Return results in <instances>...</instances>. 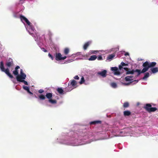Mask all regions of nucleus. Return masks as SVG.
I'll return each mask as SVG.
<instances>
[{"mask_svg":"<svg viewBox=\"0 0 158 158\" xmlns=\"http://www.w3.org/2000/svg\"><path fill=\"white\" fill-rule=\"evenodd\" d=\"M85 81V79L83 77H82L81 78V80L79 82V83L80 84H83Z\"/></svg>","mask_w":158,"mask_h":158,"instance_id":"c756f323","label":"nucleus"},{"mask_svg":"<svg viewBox=\"0 0 158 158\" xmlns=\"http://www.w3.org/2000/svg\"><path fill=\"white\" fill-rule=\"evenodd\" d=\"M129 77V78L131 79V78H132L133 77V76H128Z\"/></svg>","mask_w":158,"mask_h":158,"instance_id":"de8ad7c7","label":"nucleus"},{"mask_svg":"<svg viewBox=\"0 0 158 158\" xmlns=\"http://www.w3.org/2000/svg\"><path fill=\"white\" fill-rule=\"evenodd\" d=\"M129 53L128 52H126L125 54V55L126 56L129 55Z\"/></svg>","mask_w":158,"mask_h":158,"instance_id":"49530a36","label":"nucleus"},{"mask_svg":"<svg viewBox=\"0 0 158 158\" xmlns=\"http://www.w3.org/2000/svg\"><path fill=\"white\" fill-rule=\"evenodd\" d=\"M138 80H137V82H138Z\"/></svg>","mask_w":158,"mask_h":158,"instance_id":"3c124183","label":"nucleus"},{"mask_svg":"<svg viewBox=\"0 0 158 158\" xmlns=\"http://www.w3.org/2000/svg\"><path fill=\"white\" fill-rule=\"evenodd\" d=\"M107 71L106 70H104L103 71L100 72H98V74L102 76L103 77H105L106 76V73Z\"/></svg>","mask_w":158,"mask_h":158,"instance_id":"ddd939ff","label":"nucleus"},{"mask_svg":"<svg viewBox=\"0 0 158 158\" xmlns=\"http://www.w3.org/2000/svg\"><path fill=\"white\" fill-rule=\"evenodd\" d=\"M98 52V51H93V50H91V51H90V53L91 54H96V52Z\"/></svg>","mask_w":158,"mask_h":158,"instance_id":"473e14b6","label":"nucleus"},{"mask_svg":"<svg viewBox=\"0 0 158 158\" xmlns=\"http://www.w3.org/2000/svg\"><path fill=\"white\" fill-rule=\"evenodd\" d=\"M112 71L114 72V74L115 75H119L120 74V72L119 71L117 67H113L111 68Z\"/></svg>","mask_w":158,"mask_h":158,"instance_id":"0eeeda50","label":"nucleus"},{"mask_svg":"<svg viewBox=\"0 0 158 158\" xmlns=\"http://www.w3.org/2000/svg\"><path fill=\"white\" fill-rule=\"evenodd\" d=\"M57 90L58 92L60 94H63L64 92L62 88H58L57 89Z\"/></svg>","mask_w":158,"mask_h":158,"instance_id":"412c9836","label":"nucleus"},{"mask_svg":"<svg viewBox=\"0 0 158 158\" xmlns=\"http://www.w3.org/2000/svg\"><path fill=\"white\" fill-rule=\"evenodd\" d=\"M125 79L126 81H130L133 80L132 79H130L128 76L126 77Z\"/></svg>","mask_w":158,"mask_h":158,"instance_id":"c85d7f7f","label":"nucleus"},{"mask_svg":"<svg viewBox=\"0 0 158 158\" xmlns=\"http://www.w3.org/2000/svg\"><path fill=\"white\" fill-rule=\"evenodd\" d=\"M115 56V55L114 54H111L108 55L107 57V60H111Z\"/></svg>","mask_w":158,"mask_h":158,"instance_id":"6ab92c4d","label":"nucleus"},{"mask_svg":"<svg viewBox=\"0 0 158 158\" xmlns=\"http://www.w3.org/2000/svg\"><path fill=\"white\" fill-rule=\"evenodd\" d=\"M25 22L27 23V24L29 25L31 29L32 30L34 31L35 29L34 27L31 24V23L29 21V20L27 19L25 21Z\"/></svg>","mask_w":158,"mask_h":158,"instance_id":"9b49d317","label":"nucleus"},{"mask_svg":"<svg viewBox=\"0 0 158 158\" xmlns=\"http://www.w3.org/2000/svg\"><path fill=\"white\" fill-rule=\"evenodd\" d=\"M25 22L27 23V24L29 25L31 29L32 30L34 31L35 29L34 27L31 24V23L29 21V20L27 19L25 21Z\"/></svg>","mask_w":158,"mask_h":158,"instance_id":"f8f14e48","label":"nucleus"},{"mask_svg":"<svg viewBox=\"0 0 158 158\" xmlns=\"http://www.w3.org/2000/svg\"><path fill=\"white\" fill-rule=\"evenodd\" d=\"M48 56H49V57H50L51 59L53 60L54 59V57H53V56L51 55L50 53H49L48 54Z\"/></svg>","mask_w":158,"mask_h":158,"instance_id":"c9c22d12","label":"nucleus"},{"mask_svg":"<svg viewBox=\"0 0 158 158\" xmlns=\"http://www.w3.org/2000/svg\"><path fill=\"white\" fill-rule=\"evenodd\" d=\"M27 92L31 95H33V93L30 91L29 89L27 90Z\"/></svg>","mask_w":158,"mask_h":158,"instance_id":"4c0bfd02","label":"nucleus"},{"mask_svg":"<svg viewBox=\"0 0 158 158\" xmlns=\"http://www.w3.org/2000/svg\"><path fill=\"white\" fill-rule=\"evenodd\" d=\"M91 42H92L91 41H89L85 43L83 46V49L84 50H86L89 47V46L91 44Z\"/></svg>","mask_w":158,"mask_h":158,"instance_id":"1a4fd4ad","label":"nucleus"},{"mask_svg":"<svg viewBox=\"0 0 158 158\" xmlns=\"http://www.w3.org/2000/svg\"><path fill=\"white\" fill-rule=\"evenodd\" d=\"M13 74L17 76L18 75H19V72L18 70H15H15L13 71Z\"/></svg>","mask_w":158,"mask_h":158,"instance_id":"cd10ccee","label":"nucleus"},{"mask_svg":"<svg viewBox=\"0 0 158 158\" xmlns=\"http://www.w3.org/2000/svg\"><path fill=\"white\" fill-rule=\"evenodd\" d=\"M0 69L2 72H5L10 78H13V76L10 73L9 69L8 68H7L6 69H5L4 64L2 61L0 63Z\"/></svg>","mask_w":158,"mask_h":158,"instance_id":"f03ea898","label":"nucleus"},{"mask_svg":"<svg viewBox=\"0 0 158 158\" xmlns=\"http://www.w3.org/2000/svg\"><path fill=\"white\" fill-rule=\"evenodd\" d=\"M97 58L96 55H94L91 56L88 59V60L89 61H93L95 60Z\"/></svg>","mask_w":158,"mask_h":158,"instance_id":"2eb2a0df","label":"nucleus"},{"mask_svg":"<svg viewBox=\"0 0 158 158\" xmlns=\"http://www.w3.org/2000/svg\"><path fill=\"white\" fill-rule=\"evenodd\" d=\"M121 64L123 66H128V64H125L124 62H122L121 63Z\"/></svg>","mask_w":158,"mask_h":158,"instance_id":"f704fd0d","label":"nucleus"},{"mask_svg":"<svg viewBox=\"0 0 158 158\" xmlns=\"http://www.w3.org/2000/svg\"><path fill=\"white\" fill-rule=\"evenodd\" d=\"M156 64V62H150L146 61L142 65V66L144 67V68L142 69L141 71L140 70L138 69H136L135 70V72H137L138 73L137 77L141 73H143L147 71L150 68L155 66Z\"/></svg>","mask_w":158,"mask_h":158,"instance_id":"f257e3e1","label":"nucleus"},{"mask_svg":"<svg viewBox=\"0 0 158 158\" xmlns=\"http://www.w3.org/2000/svg\"><path fill=\"white\" fill-rule=\"evenodd\" d=\"M131 112L129 110H126L123 112V115L125 117L129 116L131 114Z\"/></svg>","mask_w":158,"mask_h":158,"instance_id":"4468645a","label":"nucleus"},{"mask_svg":"<svg viewBox=\"0 0 158 158\" xmlns=\"http://www.w3.org/2000/svg\"><path fill=\"white\" fill-rule=\"evenodd\" d=\"M20 18L21 19V21L23 22H24V21L25 22V21L27 19L24 16H23L22 15H20Z\"/></svg>","mask_w":158,"mask_h":158,"instance_id":"aec40b11","label":"nucleus"},{"mask_svg":"<svg viewBox=\"0 0 158 158\" xmlns=\"http://www.w3.org/2000/svg\"><path fill=\"white\" fill-rule=\"evenodd\" d=\"M66 58L67 56H66L62 57V55L60 53H56L55 54V59L57 61L64 60L66 59Z\"/></svg>","mask_w":158,"mask_h":158,"instance_id":"20e7f679","label":"nucleus"},{"mask_svg":"<svg viewBox=\"0 0 158 158\" xmlns=\"http://www.w3.org/2000/svg\"><path fill=\"white\" fill-rule=\"evenodd\" d=\"M23 88L26 91L28 89H29L28 86H26L25 85H23Z\"/></svg>","mask_w":158,"mask_h":158,"instance_id":"2f4dec72","label":"nucleus"},{"mask_svg":"<svg viewBox=\"0 0 158 158\" xmlns=\"http://www.w3.org/2000/svg\"><path fill=\"white\" fill-rule=\"evenodd\" d=\"M41 49L43 51H44L45 52H47L48 51L47 50L45 49L44 48H41Z\"/></svg>","mask_w":158,"mask_h":158,"instance_id":"79ce46f5","label":"nucleus"},{"mask_svg":"<svg viewBox=\"0 0 158 158\" xmlns=\"http://www.w3.org/2000/svg\"><path fill=\"white\" fill-rule=\"evenodd\" d=\"M20 68V67L19 66H17L16 67L15 69V70H18V69Z\"/></svg>","mask_w":158,"mask_h":158,"instance_id":"c03bdc74","label":"nucleus"},{"mask_svg":"<svg viewBox=\"0 0 158 158\" xmlns=\"http://www.w3.org/2000/svg\"><path fill=\"white\" fill-rule=\"evenodd\" d=\"M74 78L76 80H79V77L77 75H76L74 77Z\"/></svg>","mask_w":158,"mask_h":158,"instance_id":"58836bf2","label":"nucleus"},{"mask_svg":"<svg viewBox=\"0 0 158 158\" xmlns=\"http://www.w3.org/2000/svg\"><path fill=\"white\" fill-rule=\"evenodd\" d=\"M20 75H22V76H26V75L23 73L22 69H21L20 72Z\"/></svg>","mask_w":158,"mask_h":158,"instance_id":"7c9ffc66","label":"nucleus"},{"mask_svg":"<svg viewBox=\"0 0 158 158\" xmlns=\"http://www.w3.org/2000/svg\"><path fill=\"white\" fill-rule=\"evenodd\" d=\"M149 73L148 72H147V73H146L145 74L144 76L143 77V79L144 80V79H146V78L148 77H149Z\"/></svg>","mask_w":158,"mask_h":158,"instance_id":"393cba45","label":"nucleus"},{"mask_svg":"<svg viewBox=\"0 0 158 158\" xmlns=\"http://www.w3.org/2000/svg\"><path fill=\"white\" fill-rule=\"evenodd\" d=\"M110 85L111 87L113 88H116L117 87V85L116 83L115 82L111 83Z\"/></svg>","mask_w":158,"mask_h":158,"instance_id":"a878e982","label":"nucleus"},{"mask_svg":"<svg viewBox=\"0 0 158 158\" xmlns=\"http://www.w3.org/2000/svg\"><path fill=\"white\" fill-rule=\"evenodd\" d=\"M20 82L23 83L25 85H28L27 82L24 80H23L22 81H21Z\"/></svg>","mask_w":158,"mask_h":158,"instance_id":"72a5a7b5","label":"nucleus"},{"mask_svg":"<svg viewBox=\"0 0 158 158\" xmlns=\"http://www.w3.org/2000/svg\"><path fill=\"white\" fill-rule=\"evenodd\" d=\"M151 67L150 70L153 73H156L158 72V68L157 67Z\"/></svg>","mask_w":158,"mask_h":158,"instance_id":"9d476101","label":"nucleus"},{"mask_svg":"<svg viewBox=\"0 0 158 158\" xmlns=\"http://www.w3.org/2000/svg\"><path fill=\"white\" fill-rule=\"evenodd\" d=\"M14 64L13 61L12 59L9 58L7 61L6 62L5 65L8 67L12 66Z\"/></svg>","mask_w":158,"mask_h":158,"instance_id":"39448f33","label":"nucleus"},{"mask_svg":"<svg viewBox=\"0 0 158 158\" xmlns=\"http://www.w3.org/2000/svg\"><path fill=\"white\" fill-rule=\"evenodd\" d=\"M131 82H129V83H124L123 84L124 85H129L131 83Z\"/></svg>","mask_w":158,"mask_h":158,"instance_id":"a19ab883","label":"nucleus"},{"mask_svg":"<svg viewBox=\"0 0 158 158\" xmlns=\"http://www.w3.org/2000/svg\"><path fill=\"white\" fill-rule=\"evenodd\" d=\"M102 56L101 55L99 56L98 57V60H102Z\"/></svg>","mask_w":158,"mask_h":158,"instance_id":"e433bc0d","label":"nucleus"},{"mask_svg":"<svg viewBox=\"0 0 158 158\" xmlns=\"http://www.w3.org/2000/svg\"><path fill=\"white\" fill-rule=\"evenodd\" d=\"M44 92V90L42 89H40L38 91L39 93L40 94L42 93H43Z\"/></svg>","mask_w":158,"mask_h":158,"instance_id":"ea45409f","label":"nucleus"},{"mask_svg":"<svg viewBox=\"0 0 158 158\" xmlns=\"http://www.w3.org/2000/svg\"><path fill=\"white\" fill-rule=\"evenodd\" d=\"M77 81L75 80H71L69 81L68 84V86H71L73 88H75L77 87Z\"/></svg>","mask_w":158,"mask_h":158,"instance_id":"423d86ee","label":"nucleus"},{"mask_svg":"<svg viewBox=\"0 0 158 158\" xmlns=\"http://www.w3.org/2000/svg\"><path fill=\"white\" fill-rule=\"evenodd\" d=\"M101 123V122L100 121H95L90 122V124L91 125H92Z\"/></svg>","mask_w":158,"mask_h":158,"instance_id":"a211bd4d","label":"nucleus"},{"mask_svg":"<svg viewBox=\"0 0 158 158\" xmlns=\"http://www.w3.org/2000/svg\"><path fill=\"white\" fill-rule=\"evenodd\" d=\"M46 97L49 100L52 99V94L51 93H48L46 94Z\"/></svg>","mask_w":158,"mask_h":158,"instance_id":"dca6fc26","label":"nucleus"},{"mask_svg":"<svg viewBox=\"0 0 158 158\" xmlns=\"http://www.w3.org/2000/svg\"><path fill=\"white\" fill-rule=\"evenodd\" d=\"M30 34L31 35H33V34H32V33H30Z\"/></svg>","mask_w":158,"mask_h":158,"instance_id":"09e8293b","label":"nucleus"},{"mask_svg":"<svg viewBox=\"0 0 158 158\" xmlns=\"http://www.w3.org/2000/svg\"><path fill=\"white\" fill-rule=\"evenodd\" d=\"M19 0V1H22V0Z\"/></svg>","mask_w":158,"mask_h":158,"instance_id":"8fccbe9b","label":"nucleus"},{"mask_svg":"<svg viewBox=\"0 0 158 158\" xmlns=\"http://www.w3.org/2000/svg\"><path fill=\"white\" fill-rule=\"evenodd\" d=\"M129 103L128 102H124L123 104V107L126 108L129 107Z\"/></svg>","mask_w":158,"mask_h":158,"instance_id":"5701e85b","label":"nucleus"},{"mask_svg":"<svg viewBox=\"0 0 158 158\" xmlns=\"http://www.w3.org/2000/svg\"><path fill=\"white\" fill-rule=\"evenodd\" d=\"M48 102L52 104H56L57 101L55 100H52V99L48 100Z\"/></svg>","mask_w":158,"mask_h":158,"instance_id":"b1692460","label":"nucleus"},{"mask_svg":"<svg viewBox=\"0 0 158 158\" xmlns=\"http://www.w3.org/2000/svg\"><path fill=\"white\" fill-rule=\"evenodd\" d=\"M118 68L119 69L121 70L123 68L121 64L120 65L118 66Z\"/></svg>","mask_w":158,"mask_h":158,"instance_id":"37998d69","label":"nucleus"},{"mask_svg":"<svg viewBox=\"0 0 158 158\" xmlns=\"http://www.w3.org/2000/svg\"><path fill=\"white\" fill-rule=\"evenodd\" d=\"M39 98L41 100H44L45 99V97L44 95L43 94H41L39 96Z\"/></svg>","mask_w":158,"mask_h":158,"instance_id":"bb28decb","label":"nucleus"},{"mask_svg":"<svg viewBox=\"0 0 158 158\" xmlns=\"http://www.w3.org/2000/svg\"><path fill=\"white\" fill-rule=\"evenodd\" d=\"M152 105L149 103L146 104L143 108L148 112L150 113L156 111L157 110V108L156 107H152Z\"/></svg>","mask_w":158,"mask_h":158,"instance_id":"7ed1b4c3","label":"nucleus"},{"mask_svg":"<svg viewBox=\"0 0 158 158\" xmlns=\"http://www.w3.org/2000/svg\"><path fill=\"white\" fill-rule=\"evenodd\" d=\"M69 52V49L68 48H66L64 49V53L65 55H67Z\"/></svg>","mask_w":158,"mask_h":158,"instance_id":"f3484780","label":"nucleus"},{"mask_svg":"<svg viewBox=\"0 0 158 158\" xmlns=\"http://www.w3.org/2000/svg\"><path fill=\"white\" fill-rule=\"evenodd\" d=\"M26 77V76L18 75L17 76L16 78L17 81L20 82L23 80L25 79Z\"/></svg>","mask_w":158,"mask_h":158,"instance_id":"6e6552de","label":"nucleus"},{"mask_svg":"<svg viewBox=\"0 0 158 158\" xmlns=\"http://www.w3.org/2000/svg\"><path fill=\"white\" fill-rule=\"evenodd\" d=\"M135 72V71L134 70H132L131 71H129V70L127 71L126 73V74H133Z\"/></svg>","mask_w":158,"mask_h":158,"instance_id":"4be33fe9","label":"nucleus"},{"mask_svg":"<svg viewBox=\"0 0 158 158\" xmlns=\"http://www.w3.org/2000/svg\"><path fill=\"white\" fill-rule=\"evenodd\" d=\"M123 69L125 70L127 72V70L130 69H129L128 68H126V67L123 68Z\"/></svg>","mask_w":158,"mask_h":158,"instance_id":"a18cd8bd","label":"nucleus"}]
</instances>
